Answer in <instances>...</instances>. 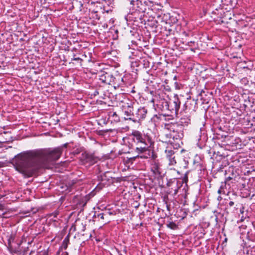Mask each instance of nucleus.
Listing matches in <instances>:
<instances>
[{"label": "nucleus", "instance_id": "obj_14", "mask_svg": "<svg viewBox=\"0 0 255 255\" xmlns=\"http://www.w3.org/2000/svg\"><path fill=\"white\" fill-rule=\"evenodd\" d=\"M169 161V164L171 165H174L176 163V156L175 154L172 156L171 157L168 159Z\"/></svg>", "mask_w": 255, "mask_h": 255}, {"label": "nucleus", "instance_id": "obj_11", "mask_svg": "<svg viewBox=\"0 0 255 255\" xmlns=\"http://www.w3.org/2000/svg\"><path fill=\"white\" fill-rule=\"evenodd\" d=\"M160 170L159 163L155 162L152 167V170L153 173L156 175H160L161 174Z\"/></svg>", "mask_w": 255, "mask_h": 255}, {"label": "nucleus", "instance_id": "obj_13", "mask_svg": "<svg viewBox=\"0 0 255 255\" xmlns=\"http://www.w3.org/2000/svg\"><path fill=\"white\" fill-rule=\"evenodd\" d=\"M166 156L167 159L171 157L172 156L174 155L175 154L174 150L171 149H166L165 151Z\"/></svg>", "mask_w": 255, "mask_h": 255}, {"label": "nucleus", "instance_id": "obj_35", "mask_svg": "<svg viewBox=\"0 0 255 255\" xmlns=\"http://www.w3.org/2000/svg\"><path fill=\"white\" fill-rule=\"evenodd\" d=\"M137 0H136V1H137Z\"/></svg>", "mask_w": 255, "mask_h": 255}, {"label": "nucleus", "instance_id": "obj_25", "mask_svg": "<svg viewBox=\"0 0 255 255\" xmlns=\"http://www.w3.org/2000/svg\"><path fill=\"white\" fill-rule=\"evenodd\" d=\"M229 205L230 207H232L234 205V202L233 201H230L229 203Z\"/></svg>", "mask_w": 255, "mask_h": 255}, {"label": "nucleus", "instance_id": "obj_8", "mask_svg": "<svg viewBox=\"0 0 255 255\" xmlns=\"http://www.w3.org/2000/svg\"><path fill=\"white\" fill-rule=\"evenodd\" d=\"M131 136L132 139L134 142L135 145L140 144L142 142H146V140H147V137H150L149 136H142L138 131L133 132Z\"/></svg>", "mask_w": 255, "mask_h": 255}, {"label": "nucleus", "instance_id": "obj_15", "mask_svg": "<svg viewBox=\"0 0 255 255\" xmlns=\"http://www.w3.org/2000/svg\"><path fill=\"white\" fill-rule=\"evenodd\" d=\"M167 226L168 228L172 229V230H176L178 229L177 225L174 222H170L167 224Z\"/></svg>", "mask_w": 255, "mask_h": 255}, {"label": "nucleus", "instance_id": "obj_12", "mask_svg": "<svg viewBox=\"0 0 255 255\" xmlns=\"http://www.w3.org/2000/svg\"><path fill=\"white\" fill-rule=\"evenodd\" d=\"M232 175L231 176H228L226 178V182H229L230 181H231L232 183H235L236 180L237 176L236 175L233 173V168H232Z\"/></svg>", "mask_w": 255, "mask_h": 255}, {"label": "nucleus", "instance_id": "obj_3", "mask_svg": "<svg viewBox=\"0 0 255 255\" xmlns=\"http://www.w3.org/2000/svg\"><path fill=\"white\" fill-rule=\"evenodd\" d=\"M180 102L178 98L174 97L172 99L169 101L164 100L162 102L163 110H168L172 114H176L180 108Z\"/></svg>", "mask_w": 255, "mask_h": 255}, {"label": "nucleus", "instance_id": "obj_16", "mask_svg": "<svg viewBox=\"0 0 255 255\" xmlns=\"http://www.w3.org/2000/svg\"><path fill=\"white\" fill-rule=\"evenodd\" d=\"M75 231V228L73 230L72 228H71L70 230V231H69V234L66 236V237L65 238V240H67V239H70V238H75V235H73V234L72 233V232H74Z\"/></svg>", "mask_w": 255, "mask_h": 255}, {"label": "nucleus", "instance_id": "obj_34", "mask_svg": "<svg viewBox=\"0 0 255 255\" xmlns=\"http://www.w3.org/2000/svg\"><path fill=\"white\" fill-rule=\"evenodd\" d=\"M64 146L65 147H66V144H64Z\"/></svg>", "mask_w": 255, "mask_h": 255}, {"label": "nucleus", "instance_id": "obj_22", "mask_svg": "<svg viewBox=\"0 0 255 255\" xmlns=\"http://www.w3.org/2000/svg\"><path fill=\"white\" fill-rule=\"evenodd\" d=\"M228 183V182H226V181H225L224 183H222V185L221 186H220V188L221 189H224V187L226 186V184Z\"/></svg>", "mask_w": 255, "mask_h": 255}, {"label": "nucleus", "instance_id": "obj_31", "mask_svg": "<svg viewBox=\"0 0 255 255\" xmlns=\"http://www.w3.org/2000/svg\"><path fill=\"white\" fill-rule=\"evenodd\" d=\"M243 217H242L241 221H243L244 220V219H243Z\"/></svg>", "mask_w": 255, "mask_h": 255}, {"label": "nucleus", "instance_id": "obj_17", "mask_svg": "<svg viewBox=\"0 0 255 255\" xmlns=\"http://www.w3.org/2000/svg\"><path fill=\"white\" fill-rule=\"evenodd\" d=\"M27 243H29L27 244V245H25V244L20 245V248L21 249V251H23V252L26 251L27 249L28 248L27 246L30 244V243L29 242H28Z\"/></svg>", "mask_w": 255, "mask_h": 255}, {"label": "nucleus", "instance_id": "obj_5", "mask_svg": "<svg viewBox=\"0 0 255 255\" xmlns=\"http://www.w3.org/2000/svg\"><path fill=\"white\" fill-rule=\"evenodd\" d=\"M122 111L125 114L126 117H124L125 120H130L134 115L133 107L131 103H125L122 107Z\"/></svg>", "mask_w": 255, "mask_h": 255}, {"label": "nucleus", "instance_id": "obj_26", "mask_svg": "<svg viewBox=\"0 0 255 255\" xmlns=\"http://www.w3.org/2000/svg\"><path fill=\"white\" fill-rule=\"evenodd\" d=\"M135 2V0H130V4H132V5H134Z\"/></svg>", "mask_w": 255, "mask_h": 255}, {"label": "nucleus", "instance_id": "obj_32", "mask_svg": "<svg viewBox=\"0 0 255 255\" xmlns=\"http://www.w3.org/2000/svg\"><path fill=\"white\" fill-rule=\"evenodd\" d=\"M173 126H174V125H173ZM172 126H170V128H172Z\"/></svg>", "mask_w": 255, "mask_h": 255}, {"label": "nucleus", "instance_id": "obj_21", "mask_svg": "<svg viewBox=\"0 0 255 255\" xmlns=\"http://www.w3.org/2000/svg\"><path fill=\"white\" fill-rule=\"evenodd\" d=\"M179 188V187L177 185H176L175 187L171 188V189H173V191H174V193H173V195H176L177 194L178 190Z\"/></svg>", "mask_w": 255, "mask_h": 255}, {"label": "nucleus", "instance_id": "obj_2", "mask_svg": "<svg viewBox=\"0 0 255 255\" xmlns=\"http://www.w3.org/2000/svg\"><path fill=\"white\" fill-rule=\"evenodd\" d=\"M153 144V142L151 138L147 137V140H146V142H142L140 144L135 145V151L139 154L148 152L147 155L141 156L140 157L145 158L152 157V159H154L156 157V155L154 154L153 151H150L149 149V148Z\"/></svg>", "mask_w": 255, "mask_h": 255}, {"label": "nucleus", "instance_id": "obj_9", "mask_svg": "<svg viewBox=\"0 0 255 255\" xmlns=\"http://www.w3.org/2000/svg\"><path fill=\"white\" fill-rule=\"evenodd\" d=\"M82 156L83 160L90 164H93L98 160V157L91 153L84 152L82 154Z\"/></svg>", "mask_w": 255, "mask_h": 255}, {"label": "nucleus", "instance_id": "obj_4", "mask_svg": "<svg viewBox=\"0 0 255 255\" xmlns=\"http://www.w3.org/2000/svg\"><path fill=\"white\" fill-rule=\"evenodd\" d=\"M8 245L10 251L16 253L21 251L20 245H27V240H8Z\"/></svg>", "mask_w": 255, "mask_h": 255}, {"label": "nucleus", "instance_id": "obj_27", "mask_svg": "<svg viewBox=\"0 0 255 255\" xmlns=\"http://www.w3.org/2000/svg\"><path fill=\"white\" fill-rule=\"evenodd\" d=\"M74 60H81V58L78 57V58H75L73 59Z\"/></svg>", "mask_w": 255, "mask_h": 255}, {"label": "nucleus", "instance_id": "obj_23", "mask_svg": "<svg viewBox=\"0 0 255 255\" xmlns=\"http://www.w3.org/2000/svg\"><path fill=\"white\" fill-rule=\"evenodd\" d=\"M105 214H107V217H108L109 216L113 215V213L110 211H106L105 212Z\"/></svg>", "mask_w": 255, "mask_h": 255}, {"label": "nucleus", "instance_id": "obj_30", "mask_svg": "<svg viewBox=\"0 0 255 255\" xmlns=\"http://www.w3.org/2000/svg\"><path fill=\"white\" fill-rule=\"evenodd\" d=\"M113 117H114V116L118 117V116H117V114H116V113H114L113 114Z\"/></svg>", "mask_w": 255, "mask_h": 255}, {"label": "nucleus", "instance_id": "obj_33", "mask_svg": "<svg viewBox=\"0 0 255 255\" xmlns=\"http://www.w3.org/2000/svg\"><path fill=\"white\" fill-rule=\"evenodd\" d=\"M184 33L186 35H187V34H186V32H184Z\"/></svg>", "mask_w": 255, "mask_h": 255}, {"label": "nucleus", "instance_id": "obj_6", "mask_svg": "<svg viewBox=\"0 0 255 255\" xmlns=\"http://www.w3.org/2000/svg\"><path fill=\"white\" fill-rule=\"evenodd\" d=\"M99 79L103 83L111 84L114 82L115 78L109 73L101 71L99 74Z\"/></svg>", "mask_w": 255, "mask_h": 255}, {"label": "nucleus", "instance_id": "obj_7", "mask_svg": "<svg viewBox=\"0 0 255 255\" xmlns=\"http://www.w3.org/2000/svg\"><path fill=\"white\" fill-rule=\"evenodd\" d=\"M147 114V110L145 108H140L138 109L134 112V115L131 121L134 123H136L138 121L144 119Z\"/></svg>", "mask_w": 255, "mask_h": 255}, {"label": "nucleus", "instance_id": "obj_19", "mask_svg": "<svg viewBox=\"0 0 255 255\" xmlns=\"http://www.w3.org/2000/svg\"><path fill=\"white\" fill-rule=\"evenodd\" d=\"M98 217L101 220H104L105 218H107V214L100 213L98 215Z\"/></svg>", "mask_w": 255, "mask_h": 255}, {"label": "nucleus", "instance_id": "obj_18", "mask_svg": "<svg viewBox=\"0 0 255 255\" xmlns=\"http://www.w3.org/2000/svg\"><path fill=\"white\" fill-rule=\"evenodd\" d=\"M203 231V230L202 229H200V230H199V231H200V233L198 234H197L195 238H196L197 239H198V240L201 239L202 238H203V234L202 233Z\"/></svg>", "mask_w": 255, "mask_h": 255}, {"label": "nucleus", "instance_id": "obj_10", "mask_svg": "<svg viewBox=\"0 0 255 255\" xmlns=\"http://www.w3.org/2000/svg\"><path fill=\"white\" fill-rule=\"evenodd\" d=\"M184 107L185 110H187L189 112L195 111L196 109V102L194 100H187L184 104Z\"/></svg>", "mask_w": 255, "mask_h": 255}, {"label": "nucleus", "instance_id": "obj_24", "mask_svg": "<svg viewBox=\"0 0 255 255\" xmlns=\"http://www.w3.org/2000/svg\"><path fill=\"white\" fill-rule=\"evenodd\" d=\"M218 193L219 194H221V193H225V192L223 191V189H222L220 188V189L218 190Z\"/></svg>", "mask_w": 255, "mask_h": 255}, {"label": "nucleus", "instance_id": "obj_28", "mask_svg": "<svg viewBox=\"0 0 255 255\" xmlns=\"http://www.w3.org/2000/svg\"><path fill=\"white\" fill-rule=\"evenodd\" d=\"M241 213L243 214L244 213V208L240 210Z\"/></svg>", "mask_w": 255, "mask_h": 255}, {"label": "nucleus", "instance_id": "obj_1", "mask_svg": "<svg viewBox=\"0 0 255 255\" xmlns=\"http://www.w3.org/2000/svg\"><path fill=\"white\" fill-rule=\"evenodd\" d=\"M62 151L63 147H58L21 153L14 157L12 163L17 171L25 176L30 177L47 163L58 160Z\"/></svg>", "mask_w": 255, "mask_h": 255}, {"label": "nucleus", "instance_id": "obj_29", "mask_svg": "<svg viewBox=\"0 0 255 255\" xmlns=\"http://www.w3.org/2000/svg\"><path fill=\"white\" fill-rule=\"evenodd\" d=\"M62 255H68V253L67 252L63 253Z\"/></svg>", "mask_w": 255, "mask_h": 255}, {"label": "nucleus", "instance_id": "obj_20", "mask_svg": "<svg viewBox=\"0 0 255 255\" xmlns=\"http://www.w3.org/2000/svg\"><path fill=\"white\" fill-rule=\"evenodd\" d=\"M69 240H64L63 243L62 248H64V249H66L69 244Z\"/></svg>", "mask_w": 255, "mask_h": 255}]
</instances>
